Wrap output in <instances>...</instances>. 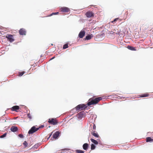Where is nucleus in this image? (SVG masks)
I'll use <instances>...</instances> for the list:
<instances>
[{"instance_id": "f257e3e1", "label": "nucleus", "mask_w": 153, "mask_h": 153, "mask_svg": "<svg viewBox=\"0 0 153 153\" xmlns=\"http://www.w3.org/2000/svg\"><path fill=\"white\" fill-rule=\"evenodd\" d=\"M102 98L101 97L94 98V97L90 98L89 100V102L87 103L88 105L89 106L91 105L96 104L97 103L100 101L101 100Z\"/></svg>"}, {"instance_id": "f03ea898", "label": "nucleus", "mask_w": 153, "mask_h": 153, "mask_svg": "<svg viewBox=\"0 0 153 153\" xmlns=\"http://www.w3.org/2000/svg\"><path fill=\"white\" fill-rule=\"evenodd\" d=\"M87 107V106L86 105L83 104H81L76 106L73 109H75L76 111H81L85 109Z\"/></svg>"}, {"instance_id": "7ed1b4c3", "label": "nucleus", "mask_w": 153, "mask_h": 153, "mask_svg": "<svg viewBox=\"0 0 153 153\" xmlns=\"http://www.w3.org/2000/svg\"><path fill=\"white\" fill-rule=\"evenodd\" d=\"M48 122L53 125H55L57 124L58 121L56 118H51L48 119Z\"/></svg>"}, {"instance_id": "20e7f679", "label": "nucleus", "mask_w": 153, "mask_h": 153, "mask_svg": "<svg viewBox=\"0 0 153 153\" xmlns=\"http://www.w3.org/2000/svg\"><path fill=\"white\" fill-rule=\"evenodd\" d=\"M38 130L39 128H36L35 126H34L29 131L28 133L29 134H32L37 131Z\"/></svg>"}, {"instance_id": "39448f33", "label": "nucleus", "mask_w": 153, "mask_h": 153, "mask_svg": "<svg viewBox=\"0 0 153 153\" xmlns=\"http://www.w3.org/2000/svg\"><path fill=\"white\" fill-rule=\"evenodd\" d=\"M60 11L64 13H68L70 11L69 9L66 7H62L60 8Z\"/></svg>"}, {"instance_id": "423d86ee", "label": "nucleus", "mask_w": 153, "mask_h": 153, "mask_svg": "<svg viewBox=\"0 0 153 153\" xmlns=\"http://www.w3.org/2000/svg\"><path fill=\"white\" fill-rule=\"evenodd\" d=\"M6 37L7 38L8 41L10 42H13L14 40L13 36L12 35L8 34L6 36Z\"/></svg>"}, {"instance_id": "0eeeda50", "label": "nucleus", "mask_w": 153, "mask_h": 153, "mask_svg": "<svg viewBox=\"0 0 153 153\" xmlns=\"http://www.w3.org/2000/svg\"><path fill=\"white\" fill-rule=\"evenodd\" d=\"M85 15L88 18H91L92 17H94V14L92 11H88L86 13Z\"/></svg>"}, {"instance_id": "6e6552de", "label": "nucleus", "mask_w": 153, "mask_h": 153, "mask_svg": "<svg viewBox=\"0 0 153 153\" xmlns=\"http://www.w3.org/2000/svg\"><path fill=\"white\" fill-rule=\"evenodd\" d=\"M19 33L20 35H25L26 31L25 29L21 28L19 30Z\"/></svg>"}, {"instance_id": "1a4fd4ad", "label": "nucleus", "mask_w": 153, "mask_h": 153, "mask_svg": "<svg viewBox=\"0 0 153 153\" xmlns=\"http://www.w3.org/2000/svg\"><path fill=\"white\" fill-rule=\"evenodd\" d=\"M85 34V32L84 30H81L79 34V36L81 38H82Z\"/></svg>"}, {"instance_id": "9d476101", "label": "nucleus", "mask_w": 153, "mask_h": 153, "mask_svg": "<svg viewBox=\"0 0 153 153\" xmlns=\"http://www.w3.org/2000/svg\"><path fill=\"white\" fill-rule=\"evenodd\" d=\"M18 128L16 126H12L11 128V131L13 132H15L18 131Z\"/></svg>"}, {"instance_id": "9b49d317", "label": "nucleus", "mask_w": 153, "mask_h": 153, "mask_svg": "<svg viewBox=\"0 0 153 153\" xmlns=\"http://www.w3.org/2000/svg\"><path fill=\"white\" fill-rule=\"evenodd\" d=\"M19 109V106L15 105L13 106L11 108V110L13 111H17V110Z\"/></svg>"}, {"instance_id": "f8f14e48", "label": "nucleus", "mask_w": 153, "mask_h": 153, "mask_svg": "<svg viewBox=\"0 0 153 153\" xmlns=\"http://www.w3.org/2000/svg\"><path fill=\"white\" fill-rule=\"evenodd\" d=\"M91 133L92 135L96 137H99V136L98 133L97 132H96L95 131H93L91 132Z\"/></svg>"}, {"instance_id": "ddd939ff", "label": "nucleus", "mask_w": 153, "mask_h": 153, "mask_svg": "<svg viewBox=\"0 0 153 153\" xmlns=\"http://www.w3.org/2000/svg\"><path fill=\"white\" fill-rule=\"evenodd\" d=\"M59 132L58 131H56L53 135V137L55 139H56L59 136Z\"/></svg>"}, {"instance_id": "4468645a", "label": "nucleus", "mask_w": 153, "mask_h": 153, "mask_svg": "<svg viewBox=\"0 0 153 153\" xmlns=\"http://www.w3.org/2000/svg\"><path fill=\"white\" fill-rule=\"evenodd\" d=\"M88 144L87 143H85L83 144L82 147L83 149L85 150H87L88 147Z\"/></svg>"}, {"instance_id": "2eb2a0df", "label": "nucleus", "mask_w": 153, "mask_h": 153, "mask_svg": "<svg viewBox=\"0 0 153 153\" xmlns=\"http://www.w3.org/2000/svg\"><path fill=\"white\" fill-rule=\"evenodd\" d=\"M127 48L128 49L131 51H136V50L135 47H134L130 45L127 46Z\"/></svg>"}, {"instance_id": "dca6fc26", "label": "nucleus", "mask_w": 153, "mask_h": 153, "mask_svg": "<svg viewBox=\"0 0 153 153\" xmlns=\"http://www.w3.org/2000/svg\"><path fill=\"white\" fill-rule=\"evenodd\" d=\"M90 127H93V130L92 131H95V130H96V127L95 125V124L93 123V124H91L90 125Z\"/></svg>"}, {"instance_id": "f3484780", "label": "nucleus", "mask_w": 153, "mask_h": 153, "mask_svg": "<svg viewBox=\"0 0 153 153\" xmlns=\"http://www.w3.org/2000/svg\"><path fill=\"white\" fill-rule=\"evenodd\" d=\"M146 141L147 142H153V139L151 138V137H148L146 138Z\"/></svg>"}, {"instance_id": "a211bd4d", "label": "nucleus", "mask_w": 153, "mask_h": 153, "mask_svg": "<svg viewBox=\"0 0 153 153\" xmlns=\"http://www.w3.org/2000/svg\"><path fill=\"white\" fill-rule=\"evenodd\" d=\"M93 37L92 35H89L86 36L85 39L88 40L91 39Z\"/></svg>"}, {"instance_id": "6ab92c4d", "label": "nucleus", "mask_w": 153, "mask_h": 153, "mask_svg": "<svg viewBox=\"0 0 153 153\" xmlns=\"http://www.w3.org/2000/svg\"><path fill=\"white\" fill-rule=\"evenodd\" d=\"M149 96V94H141L140 95V96L141 97H147Z\"/></svg>"}, {"instance_id": "aec40b11", "label": "nucleus", "mask_w": 153, "mask_h": 153, "mask_svg": "<svg viewBox=\"0 0 153 153\" xmlns=\"http://www.w3.org/2000/svg\"><path fill=\"white\" fill-rule=\"evenodd\" d=\"M91 140L92 143H93L94 144H95L96 145V144H98V142L97 140H95L94 139H91Z\"/></svg>"}, {"instance_id": "412c9836", "label": "nucleus", "mask_w": 153, "mask_h": 153, "mask_svg": "<svg viewBox=\"0 0 153 153\" xmlns=\"http://www.w3.org/2000/svg\"><path fill=\"white\" fill-rule=\"evenodd\" d=\"M76 153H84V151L81 150H76Z\"/></svg>"}, {"instance_id": "4be33fe9", "label": "nucleus", "mask_w": 153, "mask_h": 153, "mask_svg": "<svg viewBox=\"0 0 153 153\" xmlns=\"http://www.w3.org/2000/svg\"><path fill=\"white\" fill-rule=\"evenodd\" d=\"M113 31H114V33H115L117 35H120V32L118 31H116V30L114 29Z\"/></svg>"}, {"instance_id": "5701e85b", "label": "nucleus", "mask_w": 153, "mask_h": 153, "mask_svg": "<svg viewBox=\"0 0 153 153\" xmlns=\"http://www.w3.org/2000/svg\"><path fill=\"white\" fill-rule=\"evenodd\" d=\"M82 115H83V112H80L78 114V115L79 116V117H82Z\"/></svg>"}, {"instance_id": "b1692460", "label": "nucleus", "mask_w": 153, "mask_h": 153, "mask_svg": "<svg viewBox=\"0 0 153 153\" xmlns=\"http://www.w3.org/2000/svg\"><path fill=\"white\" fill-rule=\"evenodd\" d=\"M59 14V12H57L56 13H53L49 15L48 16H51L54 15H57Z\"/></svg>"}, {"instance_id": "393cba45", "label": "nucleus", "mask_w": 153, "mask_h": 153, "mask_svg": "<svg viewBox=\"0 0 153 153\" xmlns=\"http://www.w3.org/2000/svg\"><path fill=\"white\" fill-rule=\"evenodd\" d=\"M68 47V44H66L64 45L63 47V49H65L67 48Z\"/></svg>"}, {"instance_id": "a878e982", "label": "nucleus", "mask_w": 153, "mask_h": 153, "mask_svg": "<svg viewBox=\"0 0 153 153\" xmlns=\"http://www.w3.org/2000/svg\"><path fill=\"white\" fill-rule=\"evenodd\" d=\"M95 148V146L94 145L92 144L91 145V150H94Z\"/></svg>"}, {"instance_id": "bb28decb", "label": "nucleus", "mask_w": 153, "mask_h": 153, "mask_svg": "<svg viewBox=\"0 0 153 153\" xmlns=\"http://www.w3.org/2000/svg\"><path fill=\"white\" fill-rule=\"evenodd\" d=\"M25 73V71H22V72H19V76H22Z\"/></svg>"}, {"instance_id": "cd10ccee", "label": "nucleus", "mask_w": 153, "mask_h": 153, "mask_svg": "<svg viewBox=\"0 0 153 153\" xmlns=\"http://www.w3.org/2000/svg\"><path fill=\"white\" fill-rule=\"evenodd\" d=\"M6 135H7V133H6L4 134L3 135L1 136H0V137L1 138H2L4 137H6Z\"/></svg>"}, {"instance_id": "c85d7f7f", "label": "nucleus", "mask_w": 153, "mask_h": 153, "mask_svg": "<svg viewBox=\"0 0 153 153\" xmlns=\"http://www.w3.org/2000/svg\"><path fill=\"white\" fill-rule=\"evenodd\" d=\"M118 20H119V18H116L115 19H114L113 21H112L111 22V23H113L114 22H115L116 21H118Z\"/></svg>"}, {"instance_id": "c756f323", "label": "nucleus", "mask_w": 153, "mask_h": 153, "mask_svg": "<svg viewBox=\"0 0 153 153\" xmlns=\"http://www.w3.org/2000/svg\"><path fill=\"white\" fill-rule=\"evenodd\" d=\"M23 144L25 146V147H26L27 146L28 144L26 141H25L23 143Z\"/></svg>"}, {"instance_id": "7c9ffc66", "label": "nucleus", "mask_w": 153, "mask_h": 153, "mask_svg": "<svg viewBox=\"0 0 153 153\" xmlns=\"http://www.w3.org/2000/svg\"><path fill=\"white\" fill-rule=\"evenodd\" d=\"M27 117L28 118H29L30 119H32L30 113H28L27 114Z\"/></svg>"}, {"instance_id": "2f4dec72", "label": "nucleus", "mask_w": 153, "mask_h": 153, "mask_svg": "<svg viewBox=\"0 0 153 153\" xmlns=\"http://www.w3.org/2000/svg\"><path fill=\"white\" fill-rule=\"evenodd\" d=\"M21 138H23V135L22 134H19L18 135Z\"/></svg>"}, {"instance_id": "473e14b6", "label": "nucleus", "mask_w": 153, "mask_h": 153, "mask_svg": "<svg viewBox=\"0 0 153 153\" xmlns=\"http://www.w3.org/2000/svg\"><path fill=\"white\" fill-rule=\"evenodd\" d=\"M44 127V126L43 125H41V126H39V127L37 128H39H39H43Z\"/></svg>"}, {"instance_id": "72a5a7b5", "label": "nucleus", "mask_w": 153, "mask_h": 153, "mask_svg": "<svg viewBox=\"0 0 153 153\" xmlns=\"http://www.w3.org/2000/svg\"><path fill=\"white\" fill-rule=\"evenodd\" d=\"M52 132H51V133L50 134L49 137L48 138V139L51 137V135L52 134Z\"/></svg>"}, {"instance_id": "f704fd0d", "label": "nucleus", "mask_w": 153, "mask_h": 153, "mask_svg": "<svg viewBox=\"0 0 153 153\" xmlns=\"http://www.w3.org/2000/svg\"><path fill=\"white\" fill-rule=\"evenodd\" d=\"M118 21L119 22H120L121 21V20L119 19V20H118Z\"/></svg>"}, {"instance_id": "c9c22d12", "label": "nucleus", "mask_w": 153, "mask_h": 153, "mask_svg": "<svg viewBox=\"0 0 153 153\" xmlns=\"http://www.w3.org/2000/svg\"><path fill=\"white\" fill-rule=\"evenodd\" d=\"M67 150V149H62V150Z\"/></svg>"}, {"instance_id": "e433bc0d", "label": "nucleus", "mask_w": 153, "mask_h": 153, "mask_svg": "<svg viewBox=\"0 0 153 153\" xmlns=\"http://www.w3.org/2000/svg\"><path fill=\"white\" fill-rule=\"evenodd\" d=\"M53 58H54V57H53V58H52V59H53Z\"/></svg>"}]
</instances>
